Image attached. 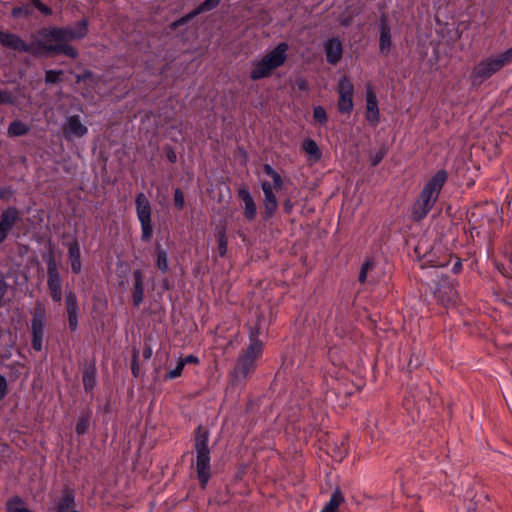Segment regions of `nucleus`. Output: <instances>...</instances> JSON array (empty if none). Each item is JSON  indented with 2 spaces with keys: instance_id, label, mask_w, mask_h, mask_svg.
Returning a JSON list of instances; mask_svg holds the SVG:
<instances>
[{
  "instance_id": "obj_9",
  "label": "nucleus",
  "mask_w": 512,
  "mask_h": 512,
  "mask_svg": "<svg viewBox=\"0 0 512 512\" xmlns=\"http://www.w3.org/2000/svg\"><path fill=\"white\" fill-rule=\"evenodd\" d=\"M339 94L338 110L341 113H350L353 110L354 86L347 76H343L337 85Z\"/></svg>"
},
{
  "instance_id": "obj_45",
  "label": "nucleus",
  "mask_w": 512,
  "mask_h": 512,
  "mask_svg": "<svg viewBox=\"0 0 512 512\" xmlns=\"http://www.w3.org/2000/svg\"><path fill=\"white\" fill-rule=\"evenodd\" d=\"M7 388L6 378L3 375H0V401L6 396Z\"/></svg>"
},
{
  "instance_id": "obj_3",
  "label": "nucleus",
  "mask_w": 512,
  "mask_h": 512,
  "mask_svg": "<svg viewBox=\"0 0 512 512\" xmlns=\"http://www.w3.org/2000/svg\"><path fill=\"white\" fill-rule=\"evenodd\" d=\"M258 336L259 328H252L249 334L250 344L247 349L239 355L234 367L233 375L236 381L247 379L256 368V360L261 355L263 349V343L259 340Z\"/></svg>"
},
{
  "instance_id": "obj_14",
  "label": "nucleus",
  "mask_w": 512,
  "mask_h": 512,
  "mask_svg": "<svg viewBox=\"0 0 512 512\" xmlns=\"http://www.w3.org/2000/svg\"><path fill=\"white\" fill-rule=\"evenodd\" d=\"M0 44L19 52H34L33 45L24 42L18 35L0 30Z\"/></svg>"
},
{
  "instance_id": "obj_41",
  "label": "nucleus",
  "mask_w": 512,
  "mask_h": 512,
  "mask_svg": "<svg viewBox=\"0 0 512 512\" xmlns=\"http://www.w3.org/2000/svg\"><path fill=\"white\" fill-rule=\"evenodd\" d=\"M387 151L385 148H381L379 151H377L372 157H371V165L377 166L385 157Z\"/></svg>"
},
{
  "instance_id": "obj_5",
  "label": "nucleus",
  "mask_w": 512,
  "mask_h": 512,
  "mask_svg": "<svg viewBox=\"0 0 512 512\" xmlns=\"http://www.w3.org/2000/svg\"><path fill=\"white\" fill-rule=\"evenodd\" d=\"M512 62V47L496 56H490L480 61L472 70L474 80L483 82L504 66Z\"/></svg>"
},
{
  "instance_id": "obj_48",
  "label": "nucleus",
  "mask_w": 512,
  "mask_h": 512,
  "mask_svg": "<svg viewBox=\"0 0 512 512\" xmlns=\"http://www.w3.org/2000/svg\"><path fill=\"white\" fill-rule=\"evenodd\" d=\"M92 75L93 74H92V72L90 70H85L82 74H78L76 76V82L80 83L82 81H85L86 79L91 78Z\"/></svg>"
},
{
  "instance_id": "obj_12",
  "label": "nucleus",
  "mask_w": 512,
  "mask_h": 512,
  "mask_svg": "<svg viewBox=\"0 0 512 512\" xmlns=\"http://www.w3.org/2000/svg\"><path fill=\"white\" fill-rule=\"evenodd\" d=\"M33 51L32 54H37L40 50H43L47 53H59L64 54L70 58L75 59L78 56V51L68 44V42H56V44H47L45 41H37L33 43Z\"/></svg>"
},
{
  "instance_id": "obj_43",
  "label": "nucleus",
  "mask_w": 512,
  "mask_h": 512,
  "mask_svg": "<svg viewBox=\"0 0 512 512\" xmlns=\"http://www.w3.org/2000/svg\"><path fill=\"white\" fill-rule=\"evenodd\" d=\"M35 8H37L42 14L48 16L52 14V10L47 5L43 4L40 0L32 1Z\"/></svg>"
},
{
  "instance_id": "obj_31",
  "label": "nucleus",
  "mask_w": 512,
  "mask_h": 512,
  "mask_svg": "<svg viewBox=\"0 0 512 512\" xmlns=\"http://www.w3.org/2000/svg\"><path fill=\"white\" fill-rule=\"evenodd\" d=\"M90 425V415L83 414L78 418L75 431L78 435H84L87 433Z\"/></svg>"
},
{
  "instance_id": "obj_4",
  "label": "nucleus",
  "mask_w": 512,
  "mask_h": 512,
  "mask_svg": "<svg viewBox=\"0 0 512 512\" xmlns=\"http://www.w3.org/2000/svg\"><path fill=\"white\" fill-rule=\"evenodd\" d=\"M288 50L289 45L286 42H281L262 58L253 61L250 78L253 81H257L270 77L275 69L285 63Z\"/></svg>"
},
{
  "instance_id": "obj_16",
  "label": "nucleus",
  "mask_w": 512,
  "mask_h": 512,
  "mask_svg": "<svg viewBox=\"0 0 512 512\" xmlns=\"http://www.w3.org/2000/svg\"><path fill=\"white\" fill-rule=\"evenodd\" d=\"M391 27L388 23L387 17L382 15L380 18V37H379V50L383 55H387L391 50Z\"/></svg>"
},
{
  "instance_id": "obj_2",
  "label": "nucleus",
  "mask_w": 512,
  "mask_h": 512,
  "mask_svg": "<svg viewBox=\"0 0 512 512\" xmlns=\"http://www.w3.org/2000/svg\"><path fill=\"white\" fill-rule=\"evenodd\" d=\"M209 432L201 425L194 431V450L196 452L195 470L197 479L204 489L211 477V457L208 446Z\"/></svg>"
},
{
  "instance_id": "obj_38",
  "label": "nucleus",
  "mask_w": 512,
  "mask_h": 512,
  "mask_svg": "<svg viewBox=\"0 0 512 512\" xmlns=\"http://www.w3.org/2000/svg\"><path fill=\"white\" fill-rule=\"evenodd\" d=\"M63 74V71L59 70H48L45 73V82L46 83H57L60 81V76Z\"/></svg>"
},
{
  "instance_id": "obj_25",
  "label": "nucleus",
  "mask_w": 512,
  "mask_h": 512,
  "mask_svg": "<svg viewBox=\"0 0 512 512\" xmlns=\"http://www.w3.org/2000/svg\"><path fill=\"white\" fill-rule=\"evenodd\" d=\"M303 150L313 161H319L321 159L322 153L317 145V143L312 139H307L302 144Z\"/></svg>"
},
{
  "instance_id": "obj_51",
  "label": "nucleus",
  "mask_w": 512,
  "mask_h": 512,
  "mask_svg": "<svg viewBox=\"0 0 512 512\" xmlns=\"http://www.w3.org/2000/svg\"><path fill=\"white\" fill-rule=\"evenodd\" d=\"M261 188H262V190H263V193H266V192H268V191H272L273 189H275V188H274V186H273V184H271V183H270V182H268V181H264V182H262V184H261Z\"/></svg>"
},
{
  "instance_id": "obj_28",
  "label": "nucleus",
  "mask_w": 512,
  "mask_h": 512,
  "mask_svg": "<svg viewBox=\"0 0 512 512\" xmlns=\"http://www.w3.org/2000/svg\"><path fill=\"white\" fill-rule=\"evenodd\" d=\"M263 171L265 172V174H267L269 177L272 178L273 186H274L275 190L282 189V187H283L282 177L275 169H273V167L271 165L264 164Z\"/></svg>"
},
{
  "instance_id": "obj_54",
  "label": "nucleus",
  "mask_w": 512,
  "mask_h": 512,
  "mask_svg": "<svg viewBox=\"0 0 512 512\" xmlns=\"http://www.w3.org/2000/svg\"><path fill=\"white\" fill-rule=\"evenodd\" d=\"M291 208H292V206H291L290 202H289V201H286V202H285V204H284V209H285V211H286L287 213H289V212L291 211Z\"/></svg>"
},
{
  "instance_id": "obj_8",
  "label": "nucleus",
  "mask_w": 512,
  "mask_h": 512,
  "mask_svg": "<svg viewBox=\"0 0 512 512\" xmlns=\"http://www.w3.org/2000/svg\"><path fill=\"white\" fill-rule=\"evenodd\" d=\"M46 323V309L41 302H37L32 311L31 319L32 347L37 352L41 351L43 347Z\"/></svg>"
},
{
  "instance_id": "obj_21",
  "label": "nucleus",
  "mask_w": 512,
  "mask_h": 512,
  "mask_svg": "<svg viewBox=\"0 0 512 512\" xmlns=\"http://www.w3.org/2000/svg\"><path fill=\"white\" fill-rule=\"evenodd\" d=\"M75 506V496L72 490H63L61 498L55 503L56 512H70Z\"/></svg>"
},
{
  "instance_id": "obj_24",
  "label": "nucleus",
  "mask_w": 512,
  "mask_h": 512,
  "mask_svg": "<svg viewBox=\"0 0 512 512\" xmlns=\"http://www.w3.org/2000/svg\"><path fill=\"white\" fill-rule=\"evenodd\" d=\"M30 131V127L20 120L12 121L7 129V134L10 137H20L26 135Z\"/></svg>"
},
{
  "instance_id": "obj_53",
  "label": "nucleus",
  "mask_w": 512,
  "mask_h": 512,
  "mask_svg": "<svg viewBox=\"0 0 512 512\" xmlns=\"http://www.w3.org/2000/svg\"><path fill=\"white\" fill-rule=\"evenodd\" d=\"M151 355H152V350H151V348H149V347H148V348H146V349L143 351V356H144L146 359L150 358V357H151Z\"/></svg>"
},
{
  "instance_id": "obj_13",
  "label": "nucleus",
  "mask_w": 512,
  "mask_h": 512,
  "mask_svg": "<svg viewBox=\"0 0 512 512\" xmlns=\"http://www.w3.org/2000/svg\"><path fill=\"white\" fill-rule=\"evenodd\" d=\"M20 213L16 207H8L3 210L0 215V244L5 241L9 232L19 221Z\"/></svg>"
},
{
  "instance_id": "obj_50",
  "label": "nucleus",
  "mask_w": 512,
  "mask_h": 512,
  "mask_svg": "<svg viewBox=\"0 0 512 512\" xmlns=\"http://www.w3.org/2000/svg\"><path fill=\"white\" fill-rule=\"evenodd\" d=\"M137 356L138 354L135 353L134 356H133V363H132V367H131V370H132V374L137 377L138 376V365H137Z\"/></svg>"
},
{
  "instance_id": "obj_39",
  "label": "nucleus",
  "mask_w": 512,
  "mask_h": 512,
  "mask_svg": "<svg viewBox=\"0 0 512 512\" xmlns=\"http://www.w3.org/2000/svg\"><path fill=\"white\" fill-rule=\"evenodd\" d=\"M14 103H15V98L10 91L0 90V105L14 104Z\"/></svg>"
},
{
  "instance_id": "obj_49",
  "label": "nucleus",
  "mask_w": 512,
  "mask_h": 512,
  "mask_svg": "<svg viewBox=\"0 0 512 512\" xmlns=\"http://www.w3.org/2000/svg\"><path fill=\"white\" fill-rule=\"evenodd\" d=\"M180 360L184 363V365L191 364V363H193V364L199 363L198 357H196L194 355H188L185 358H182Z\"/></svg>"
},
{
  "instance_id": "obj_40",
  "label": "nucleus",
  "mask_w": 512,
  "mask_h": 512,
  "mask_svg": "<svg viewBox=\"0 0 512 512\" xmlns=\"http://www.w3.org/2000/svg\"><path fill=\"white\" fill-rule=\"evenodd\" d=\"M174 204L180 210L183 209L185 204L184 194L179 188H176L174 191Z\"/></svg>"
},
{
  "instance_id": "obj_36",
  "label": "nucleus",
  "mask_w": 512,
  "mask_h": 512,
  "mask_svg": "<svg viewBox=\"0 0 512 512\" xmlns=\"http://www.w3.org/2000/svg\"><path fill=\"white\" fill-rule=\"evenodd\" d=\"M184 367H185L184 363L181 360H179L176 367L166 374L165 379L172 380V379L180 377L182 375Z\"/></svg>"
},
{
  "instance_id": "obj_55",
  "label": "nucleus",
  "mask_w": 512,
  "mask_h": 512,
  "mask_svg": "<svg viewBox=\"0 0 512 512\" xmlns=\"http://www.w3.org/2000/svg\"><path fill=\"white\" fill-rule=\"evenodd\" d=\"M306 82L305 81H299L298 82V87L299 89H305L306 88Z\"/></svg>"
},
{
  "instance_id": "obj_10",
  "label": "nucleus",
  "mask_w": 512,
  "mask_h": 512,
  "mask_svg": "<svg viewBox=\"0 0 512 512\" xmlns=\"http://www.w3.org/2000/svg\"><path fill=\"white\" fill-rule=\"evenodd\" d=\"M47 286L50 296L54 302H61L62 300V281L58 271L56 262L50 258L47 262Z\"/></svg>"
},
{
  "instance_id": "obj_30",
  "label": "nucleus",
  "mask_w": 512,
  "mask_h": 512,
  "mask_svg": "<svg viewBox=\"0 0 512 512\" xmlns=\"http://www.w3.org/2000/svg\"><path fill=\"white\" fill-rule=\"evenodd\" d=\"M83 385L85 391H91L96 385V377L94 369H86L83 372Z\"/></svg>"
},
{
  "instance_id": "obj_22",
  "label": "nucleus",
  "mask_w": 512,
  "mask_h": 512,
  "mask_svg": "<svg viewBox=\"0 0 512 512\" xmlns=\"http://www.w3.org/2000/svg\"><path fill=\"white\" fill-rule=\"evenodd\" d=\"M344 502V496L339 488L335 489L329 502L323 507L321 512H338L339 506Z\"/></svg>"
},
{
  "instance_id": "obj_52",
  "label": "nucleus",
  "mask_w": 512,
  "mask_h": 512,
  "mask_svg": "<svg viewBox=\"0 0 512 512\" xmlns=\"http://www.w3.org/2000/svg\"><path fill=\"white\" fill-rule=\"evenodd\" d=\"M167 157H168L169 161L172 163H174L176 161V154L173 151H170L167 154Z\"/></svg>"
},
{
  "instance_id": "obj_44",
  "label": "nucleus",
  "mask_w": 512,
  "mask_h": 512,
  "mask_svg": "<svg viewBox=\"0 0 512 512\" xmlns=\"http://www.w3.org/2000/svg\"><path fill=\"white\" fill-rule=\"evenodd\" d=\"M68 324L71 331H76L78 328V313L67 314Z\"/></svg>"
},
{
  "instance_id": "obj_47",
  "label": "nucleus",
  "mask_w": 512,
  "mask_h": 512,
  "mask_svg": "<svg viewBox=\"0 0 512 512\" xmlns=\"http://www.w3.org/2000/svg\"><path fill=\"white\" fill-rule=\"evenodd\" d=\"M195 16H197V14H194V10L192 12H190L189 14L185 15L184 17H182L181 19L177 20L176 22L173 23V27H177L179 25H182V24H185L187 23L188 21H190L191 19H193Z\"/></svg>"
},
{
  "instance_id": "obj_18",
  "label": "nucleus",
  "mask_w": 512,
  "mask_h": 512,
  "mask_svg": "<svg viewBox=\"0 0 512 512\" xmlns=\"http://www.w3.org/2000/svg\"><path fill=\"white\" fill-rule=\"evenodd\" d=\"M134 285L132 292V300L133 305L135 307H139L143 302L144 298V283H143V273L141 270L136 269L133 271Z\"/></svg>"
},
{
  "instance_id": "obj_29",
  "label": "nucleus",
  "mask_w": 512,
  "mask_h": 512,
  "mask_svg": "<svg viewBox=\"0 0 512 512\" xmlns=\"http://www.w3.org/2000/svg\"><path fill=\"white\" fill-rule=\"evenodd\" d=\"M65 306L67 314L78 313V299L76 294L73 291H69L65 295Z\"/></svg>"
},
{
  "instance_id": "obj_26",
  "label": "nucleus",
  "mask_w": 512,
  "mask_h": 512,
  "mask_svg": "<svg viewBox=\"0 0 512 512\" xmlns=\"http://www.w3.org/2000/svg\"><path fill=\"white\" fill-rule=\"evenodd\" d=\"M156 266L162 272L166 273L169 270L168 255L167 252L159 245H156Z\"/></svg>"
},
{
  "instance_id": "obj_35",
  "label": "nucleus",
  "mask_w": 512,
  "mask_h": 512,
  "mask_svg": "<svg viewBox=\"0 0 512 512\" xmlns=\"http://www.w3.org/2000/svg\"><path fill=\"white\" fill-rule=\"evenodd\" d=\"M11 14L15 18H18V17H28L29 15L32 14V9L28 5L20 6V7H15V8L12 9Z\"/></svg>"
},
{
  "instance_id": "obj_20",
  "label": "nucleus",
  "mask_w": 512,
  "mask_h": 512,
  "mask_svg": "<svg viewBox=\"0 0 512 512\" xmlns=\"http://www.w3.org/2000/svg\"><path fill=\"white\" fill-rule=\"evenodd\" d=\"M68 258L70 261L72 272L79 274L81 272V253L80 246L77 240H73L68 244Z\"/></svg>"
},
{
  "instance_id": "obj_46",
  "label": "nucleus",
  "mask_w": 512,
  "mask_h": 512,
  "mask_svg": "<svg viewBox=\"0 0 512 512\" xmlns=\"http://www.w3.org/2000/svg\"><path fill=\"white\" fill-rule=\"evenodd\" d=\"M195 16H197V14H194V10L192 12H190L189 14L185 15L184 17H182L181 19L177 20L176 22L173 23V27H177L179 25H182V24H185L187 23L188 21H190L191 19H193Z\"/></svg>"
},
{
  "instance_id": "obj_34",
  "label": "nucleus",
  "mask_w": 512,
  "mask_h": 512,
  "mask_svg": "<svg viewBox=\"0 0 512 512\" xmlns=\"http://www.w3.org/2000/svg\"><path fill=\"white\" fill-rule=\"evenodd\" d=\"M374 267V262L370 259L366 260L361 267L360 273H359V282L365 283L367 280V273L370 269Z\"/></svg>"
},
{
  "instance_id": "obj_11",
  "label": "nucleus",
  "mask_w": 512,
  "mask_h": 512,
  "mask_svg": "<svg viewBox=\"0 0 512 512\" xmlns=\"http://www.w3.org/2000/svg\"><path fill=\"white\" fill-rule=\"evenodd\" d=\"M62 133L67 141H72L84 137L88 133V128L82 123L79 115H70L62 125Z\"/></svg>"
},
{
  "instance_id": "obj_33",
  "label": "nucleus",
  "mask_w": 512,
  "mask_h": 512,
  "mask_svg": "<svg viewBox=\"0 0 512 512\" xmlns=\"http://www.w3.org/2000/svg\"><path fill=\"white\" fill-rule=\"evenodd\" d=\"M220 3V0H205L197 8L194 9V14H200L206 11H210L216 8Z\"/></svg>"
},
{
  "instance_id": "obj_23",
  "label": "nucleus",
  "mask_w": 512,
  "mask_h": 512,
  "mask_svg": "<svg viewBox=\"0 0 512 512\" xmlns=\"http://www.w3.org/2000/svg\"><path fill=\"white\" fill-rule=\"evenodd\" d=\"M278 208L276 196L272 191L264 193L265 218H271Z\"/></svg>"
},
{
  "instance_id": "obj_27",
  "label": "nucleus",
  "mask_w": 512,
  "mask_h": 512,
  "mask_svg": "<svg viewBox=\"0 0 512 512\" xmlns=\"http://www.w3.org/2000/svg\"><path fill=\"white\" fill-rule=\"evenodd\" d=\"M6 509L7 512H32L25 507L23 500L18 496H15L7 501Z\"/></svg>"
},
{
  "instance_id": "obj_6",
  "label": "nucleus",
  "mask_w": 512,
  "mask_h": 512,
  "mask_svg": "<svg viewBox=\"0 0 512 512\" xmlns=\"http://www.w3.org/2000/svg\"><path fill=\"white\" fill-rule=\"evenodd\" d=\"M88 24L86 20H81L74 26L64 28H51L43 31L41 34L45 40H54L55 42H69L71 40L82 39L87 35Z\"/></svg>"
},
{
  "instance_id": "obj_37",
  "label": "nucleus",
  "mask_w": 512,
  "mask_h": 512,
  "mask_svg": "<svg viewBox=\"0 0 512 512\" xmlns=\"http://www.w3.org/2000/svg\"><path fill=\"white\" fill-rule=\"evenodd\" d=\"M313 117L317 122L321 124H325L327 122V114L322 106H317L314 108Z\"/></svg>"
},
{
  "instance_id": "obj_32",
  "label": "nucleus",
  "mask_w": 512,
  "mask_h": 512,
  "mask_svg": "<svg viewBox=\"0 0 512 512\" xmlns=\"http://www.w3.org/2000/svg\"><path fill=\"white\" fill-rule=\"evenodd\" d=\"M218 252L221 257H224L227 253V237L225 230L218 231L217 235Z\"/></svg>"
},
{
  "instance_id": "obj_17",
  "label": "nucleus",
  "mask_w": 512,
  "mask_h": 512,
  "mask_svg": "<svg viewBox=\"0 0 512 512\" xmlns=\"http://www.w3.org/2000/svg\"><path fill=\"white\" fill-rule=\"evenodd\" d=\"M379 116L376 94L368 89L366 93V119L371 125L376 126L379 123Z\"/></svg>"
},
{
  "instance_id": "obj_7",
  "label": "nucleus",
  "mask_w": 512,
  "mask_h": 512,
  "mask_svg": "<svg viewBox=\"0 0 512 512\" xmlns=\"http://www.w3.org/2000/svg\"><path fill=\"white\" fill-rule=\"evenodd\" d=\"M136 214L141 226V240L149 242L153 235L151 223L152 207L147 196L140 192L135 198Z\"/></svg>"
},
{
  "instance_id": "obj_42",
  "label": "nucleus",
  "mask_w": 512,
  "mask_h": 512,
  "mask_svg": "<svg viewBox=\"0 0 512 512\" xmlns=\"http://www.w3.org/2000/svg\"><path fill=\"white\" fill-rule=\"evenodd\" d=\"M9 285L4 280L3 276L0 275V307L4 305V297L8 291Z\"/></svg>"
},
{
  "instance_id": "obj_15",
  "label": "nucleus",
  "mask_w": 512,
  "mask_h": 512,
  "mask_svg": "<svg viewBox=\"0 0 512 512\" xmlns=\"http://www.w3.org/2000/svg\"><path fill=\"white\" fill-rule=\"evenodd\" d=\"M326 60L331 65H336L342 58V43L337 38L328 39L324 44Z\"/></svg>"
},
{
  "instance_id": "obj_1",
  "label": "nucleus",
  "mask_w": 512,
  "mask_h": 512,
  "mask_svg": "<svg viewBox=\"0 0 512 512\" xmlns=\"http://www.w3.org/2000/svg\"><path fill=\"white\" fill-rule=\"evenodd\" d=\"M447 172L445 170H439L437 173L425 184L422 189L419 198L413 204L412 207V218L415 221L424 219L427 214L431 211L434 204L436 203L440 191L447 180Z\"/></svg>"
},
{
  "instance_id": "obj_19",
  "label": "nucleus",
  "mask_w": 512,
  "mask_h": 512,
  "mask_svg": "<svg viewBox=\"0 0 512 512\" xmlns=\"http://www.w3.org/2000/svg\"><path fill=\"white\" fill-rule=\"evenodd\" d=\"M238 196L245 204L244 215L246 219L249 221L255 219L257 214V207L249 190L246 188L240 189L238 191Z\"/></svg>"
}]
</instances>
